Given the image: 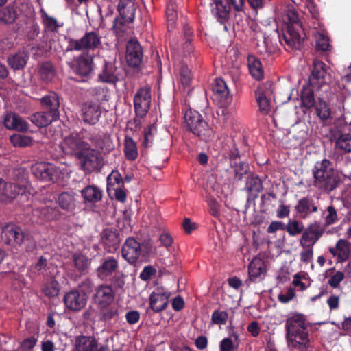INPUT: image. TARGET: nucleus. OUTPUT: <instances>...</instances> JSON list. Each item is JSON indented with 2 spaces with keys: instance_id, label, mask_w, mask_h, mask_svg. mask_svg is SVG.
I'll return each instance as SVG.
<instances>
[{
  "instance_id": "obj_1",
  "label": "nucleus",
  "mask_w": 351,
  "mask_h": 351,
  "mask_svg": "<svg viewBox=\"0 0 351 351\" xmlns=\"http://www.w3.org/2000/svg\"><path fill=\"white\" fill-rule=\"evenodd\" d=\"M276 23L285 30L283 40L291 49H298L304 39V31L299 16L293 8H287L285 14L278 13Z\"/></svg>"
},
{
  "instance_id": "obj_2",
  "label": "nucleus",
  "mask_w": 351,
  "mask_h": 351,
  "mask_svg": "<svg viewBox=\"0 0 351 351\" xmlns=\"http://www.w3.org/2000/svg\"><path fill=\"white\" fill-rule=\"evenodd\" d=\"M313 183L316 187L327 191H331L337 187L338 173L330 160L323 159L317 162L313 169Z\"/></svg>"
},
{
  "instance_id": "obj_3",
  "label": "nucleus",
  "mask_w": 351,
  "mask_h": 351,
  "mask_svg": "<svg viewBox=\"0 0 351 351\" xmlns=\"http://www.w3.org/2000/svg\"><path fill=\"white\" fill-rule=\"evenodd\" d=\"M31 170L36 178L53 182L69 177L71 172L70 167L66 165L60 164L56 166L51 163L45 162H36L32 165Z\"/></svg>"
},
{
  "instance_id": "obj_4",
  "label": "nucleus",
  "mask_w": 351,
  "mask_h": 351,
  "mask_svg": "<svg viewBox=\"0 0 351 351\" xmlns=\"http://www.w3.org/2000/svg\"><path fill=\"white\" fill-rule=\"evenodd\" d=\"M184 124L190 132L204 141H210L214 136L213 130L198 111L191 109L186 110Z\"/></svg>"
},
{
  "instance_id": "obj_5",
  "label": "nucleus",
  "mask_w": 351,
  "mask_h": 351,
  "mask_svg": "<svg viewBox=\"0 0 351 351\" xmlns=\"http://www.w3.org/2000/svg\"><path fill=\"white\" fill-rule=\"evenodd\" d=\"M60 147L64 154L75 155L77 157L82 156L88 149V143L82 139L78 133L72 132L64 138Z\"/></svg>"
},
{
  "instance_id": "obj_6",
  "label": "nucleus",
  "mask_w": 351,
  "mask_h": 351,
  "mask_svg": "<svg viewBox=\"0 0 351 351\" xmlns=\"http://www.w3.org/2000/svg\"><path fill=\"white\" fill-rule=\"evenodd\" d=\"M152 101V90L148 86H144L136 91L134 97V106L136 114L145 117L148 112Z\"/></svg>"
},
{
  "instance_id": "obj_7",
  "label": "nucleus",
  "mask_w": 351,
  "mask_h": 351,
  "mask_svg": "<svg viewBox=\"0 0 351 351\" xmlns=\"http://www.w3.org/2000/svg\"><path fill=\"white\" fill-rule=\"evenodd\" d=\"M101 45V37L95 32H87L80 39H71L69 47L71 50H94Z\"/></svg>"
},
{
  "instance_id": "obj_8",
  "label": "nucleus",
  "mask_w": 351,
  "mask_h": 351,
  "mask_svg": "<svg viewBox=\"0 0 351 351\" xmlns=\"http://www.w3.org/2000/svg\"><path fill=\"white\" fill-rule=\"evenodd\" d=\"M86 294L80 291L72 290L64 296L66 308L69 311L78 312L82 310L87 304Z\"/></svg>"
},
{
  "instance_id": "obj_9",
  "label": "nucleus",
  "mask_w": 351,
  "mask_h": 351,
  "mask_svg": "<svg viewBox=\"0 0 351 351\" xmlns=\"http://www.w3.org/2000/svg\"><path fill=\"white\" fill-rule=\"evenodd\" d=\"M170 293L163 287H156L149 295V307L155 313L165 310L169 303Z\"/></svg>"
},
{
  "instance_id": "obj_10",
  "label": "nucleus",
  "mask_w": 351,
  "mask_h": 351,
  "mask_svg": "<svg viewBox=\"0 0 351 351\" xmlns=\"http://www.w3.org/2000/svg\"><path fill=\"white\" fill-rule=\"evenodd\" d=\"M1 239L5 244L14 247H20L22 243V233L19 226L8 223L2 228Z\"/></svg>"
},
{
  "instance_id": "obj_11",
  "label": "nucleus",
  "mask_w": 351,
  "mask_h": 351,
  "mask_svg": "<svg viewBox=\"0 0 351 351\" xmlns=\"http://www.w3.org/2000/svg\"><path fill=\"white\" fill-rule=\"evenodd\" d=\"M142 254L139 242L134 238H128L122 246V256L130 263H134Z\"/></svg>"
},
{
  "instance_id": "obj_12",
  "label": "nucleus",
  "mask_w": 351,
  "mask_h": 351,
  "mask_svg": "<svg viewBox=\"0 0 351 351\" xmlns=\"http://www.w3.org/2000/svg\"><path fill=\"white\" fill-rule=\"evenodd\" d=\"M287 336H290L291 332L295 336L302 333H308L306 328L305 319L303 315L296 314L289 317L286 322Z\"/></svg>"
},
{
  "instance_id": "obj_13",
  "label": "nucleus",
  "mask_w": 351,
  "mask_h": 351,
  "mask_svg": "<svg viewBox=\"0 0 351 351\" xmlns=\"http://www.w3.org/2000/svg\"><path fill=\"white\" fill-rule=\"evenodd\" d=\"M101 114L100 106L96 103H85L82 108V118L85 123L89 124L96 123L99 121Z\"/></svg>"
},
{
  "instance_id": "obj_14",
  "label": "nucleus",
  "mask_w": 351,
  "mask_h": 351,
  "mask_svg": "<svg viewBox=\"0 0 351 351\" xmlns=\"http://www.w3.org/2000/svg\"><path fill=\"white\" fill-rule=\"evenodd\" d=\"M143 51L137 40H131L128 43L126 49V59L129 65L137 66L141 62Z\"/></svg>"
},
{
  "instance_id": "obj_15",
  "label": "nucleus",
  "mask_w": 351,
  "mask_h": 351,
  "mask_svg": "<svg viewBox=\"0 0 351 351\" xmlns=\"http://www.w3.org/2000/svg\"><path fill=\"white\" fill-rule=\"evenodd\" d=\"M80 159L82 166L86 170H93L96 169L99 164V156L98 151L91 149L88 144V149L84 152L80 156H77Z\"/></svg>"
},
{
  "instance_id": "obj_16",
  "label": "nucleus",
  "mask_w": 351,
  "mask_h": 351,
  "mask_svg": "<svg viewBox=\"0 0 351 351\" xmlns=\"http://www.w3.org/2000/svg\"><path fill=\"white\" fill-rule=\"evenodd\" d=\"M326 64L319 60H315L313 62V69L309 77L311 84L313 86H317L319 87L322 86L326 83Z\"/></svg>"
},
{
  "instance_id": "obj_17",
  "label": "nucleus",
  "mask_w": 351,
  "mask_h": 351,
  "mask_svg": "<svg viewBox=\"0 0 351 351\" xmlns=\"http://www.w3.org/2000/svg\"><path fill=\"white\" fill-rule=\"evenodd\" d=\"M248 274L251 281L262 280L266 274V267L263 261L258 258H254L249 265Z\"/></svg>"
},
{
  "instance_id": "obj_18",
  "label": "nucleus",
  "mask_w": 351,
  "mask_h": 351,
  "mask_svg": "<svg viewBox=\"0 0 351 351\" xmlns=\"http://www.w3.org/2000/svg\"><path fill=\"white\" fill-rule=\"evenodd\" d=\"M117 10L125 22H132L135 17L136 6L133 0H120Z\"/></svg>"
},
{
  "instance_id": "obj_19",
  "label": "nucleus",
  "mask_w": 351,
  "mask_h": 351,
  "mask_svg": "<svg viewBox=\"0 0 351 351\" xmlns=\"http://www.w3.org/2000/svg\"><path fill=\"white\" fill-rule=\"evenodd\" d=\"M75 351H99V345L95 338L81 335L75 339Z\"/></svg>"
},
{
  "instance_id": "obj_20",
  "label": "nucleus",
  "mask_w": 351,
  "mask_h": 351,
  "mask_svg": "<svg viewBox=\"0 0 351 351\" xmlns=\"http://www.w3.org/2000/svg\"><path fill=\"white\" fill-rule=\"evenodd\" d=\"M295 210L300 218L306 219L312 213L317 211V206L315 204L313 199L303 197L298 202L295 206Z\"/></svg>"
},
{
  "instance_id": "obj_21",
  "label": "nucleus",
  "mask_w": 351,
  "mask_h": 351,
  "mask_svg": "<svg viewBox=\"0 0 351 351\" xmlns=\"http://www.w3.org/2000/svg\"><path fill=\"white\" fill-rule=\"evenodd\" d=\"M118 267V262L114 258L104 259L97 269V275L101 280H108Z\"/></svg>"
},
{
  "instance_id": "obj_22",
  "label": "nucleus",
  "mask_w": 351,
  "mask_h": 351,
  "mask_svg": "<svg viewBox=\"0 0 351 351\" xmlns=\"http://www.w3.org/2000/svg\"><path fill=\"white\" fill-rule=\"evenodd\" d=\"M213 91L221 105L228 104L230 100L228 86L222 79H216L213 85Z\"/></svg>"
},
{
  "instance_id": "obj_23",
  "label": "nucleus",
  "mask_w": 351,
  "mask_h": 351,
  "mask_svg": "<svg viewBox=\"0 0 351 351\" xmlns=\"http://www.w3.org/2000/svg\"><path fill=\"white\" fill-rule=\"evenodd\" d=\"M93 57L88 54H83L77 60L75 72L82 76L88 75L93 71Z\"/></svg>"
},
{
  "instance_id": "obj_24",
  "label": "nucleus",
  "mask_w": 351,
  "mask_h": 351,
  "mask_svg": "<svg viewBox=\"0 0 351 351\" xmlns=\"http://www.w3.org/2000/svg\"><path fill=\"white\" fill-rule=\"evenodd\" d=\"M330 252L340 261H346L351 252V243L345 239H339L335 247H330Z\"/></svg>"
},
{
  "instance_id": "obj_25",
  "label": "nucleus",
  "mask_w": 351,
  "mask_h": 351,
  "mask_svg": "<svg viewBox=\"0 0 351 351\" xmlns=\"http://www.w3.org/2000/svg\"><path fill=\"white\" fill-rule=\"evenodd\" d=\"M60 113L39 112L30 117V121L38 127H45L59 119Z\"/></svg>"
},
{
  "instance_id": "obj_26",
  "label": "nucleus",
  "mask_w": 351,
  "mask_h": 351,
  "mask_svg": "<svg viewBox=\"0 0 351 351\" xmlns=\"http://www.w3.org/2000/svg\"><path fill=\"white\" fill-rule=\"evenodd\" d=\"M95 301L101 307L109 305L114 299L112 289L108 286H100L98 287L95 295Z\"/></svg>"
},
{
  "instance_id": "obj_27",
  "label": "nucleus",
  "mask_w": 351,
  "mask_h": 351,
  "mask_svg": "<svg viewBox=\"0 0 351 351\" xmlns=\"http://www.w3.org/2000/svg\"><path fill=\"white\" fill-rule=\"evenodd\" d=\"M212 13L221 20L226 19L230 10V5L228 0H213L210 4Z\"/></svg>"
},
{
  "instance_id": "obj_28",
  "label": "nucleus",
  "mask_w": 351,
  "mask_h": 351,
  "mask_svg": "<svg viewBox=\"0 0 351 351\" xmlns=\"http://www.w3.org/2000/svg\"><path fill=\"white\" fill-rule=\"evenodd\" d=\"M293 332H291L290 336H287L289 347L301 350L306 349L309 342L308 333H302L299 336H295Z\"/></svg>"
},
{
  "instance_id": "obj_29",
  "label": "nucleus",
  "mask_w": 351,
  "mask_h": 351,
  "mask_svg": "<svg viewBox=\"0 0 351 351\" xmlns=\"http://www.w3.org/2000/svg\"><path fill=\"white\" fill-rule=\"evenodd\" d=\"M247 66L252 76L258 80L263 77V69L260 60L252 54L247 56Z\"/></svg>"
},
{
  "instance_id": "obj_30",
  "label": "nucleus",
  "mask_w": 351,
  "mask_h": 351,
  "mask_svg": "<svg viewBox=\"0 0 351 351\" xmlns=\"http://www.w3.org/2000/svg\"><path fill=\"white\" fill-rule=\"evenodd\" d=\"M75 193L73 191L63 192L60 194L58 203L61 208L72 212L75 208Z\"/></svg>"
},
{
  "instance_id": "obj_31",
  "label": "nucleus",
  "mask_w": 351,
  "mask_h": 351,
  "mask_svg": "<svg viewBox=\"0 0 351 351\" xmlns=\"http://www.w3.org/2000/svg\"><path fill=\"white\" fill-rule=\"evenodd\" d=\"M314 38L317 50L324 51L330 50L329 38L323 27L319 26V29L314 33Z\"/></svg>"
},
{
  "instance_id": "obj_32",
  "label": "nucleus",
  "mask_w": 351,
  "mask_h": 351,
  "mask_svg": "<svg viewBox=\"0 0 351 351\" xmlns=\"http://www.w3.org/2000/svg\"><path fill=\"white\" fill-rule=\"evenodd\" d=\"M100 81L114 83L117 80V69L112 62L105 64L102 71L99 74Z\"/></svg>"
},
{
  "instance_id": "obj_33",
  "label": "nucleus",
  "mask_w": 351,
  "mask_h": 351,
  "mask_svg": "<svg viewBox=\"0 0 351 351\" xmlns=\"http://www.w3.org/2000/svg\"><path fill=\"white\" fill-rule=\"evenodd\" d=\"M93 145L104 152H109L113 148L112 142L108 135L99 134L91 138Z\"/></svg>"
},
{
  "instance_id": "obj_34",
  "label": "nucleus",
  "mask_w": 351,
  "mask_h": 351,
  "mask_svg": "<svg viewBox=\"0 0 351 351\" xmlns=\"http://www.w3.org/2000/svg\"><path fill=\"white\" fill-rule=\"evenodd\" d=\"M40 102L42 105L46 109L49 110V112L51 114L53 112H59L58 108L60 106V102L56 93L53 92L49 93L48 95L40 99Z\"/></svg>"
},
{
  "instance_id": "obj_35",
  "label": "nucleus",
  "mask_w": 351,
  "mask_h": 351,
  "mask_svg": "<svg viewBox=\"0 0 351 351\" xmlns=\"http://www.w3.org/2000/svg\"><path fill=\"white\" fill-rule=\"evenodd\" d=\"M84 199L89 202H99L102 198V191L98 187L93 185L88 186L81 191Z\"/></svg>"
},
{
  "instance_id": "obj_36",
  "label": "nucleus",
  "mask_w": 351,
  "mask_h": 351,
  "mask_svg": "<svg viewBox=\"0 0 351 351\" xmlns=\"http://www.w3.org/2000/svg\"><path fill=\"white\" fill-rule=\"evenodd\" d=\"M60 285L58 282L54 279V278H51L46 280L42 287V292L43 294L51 298L57 296L60 292Z\"/></svg>"
},
{
  "instance_id": "obj_37",
  "label": "nucleus",
  "mask_w": 351,
  "mask_h": 351,
  "mask_svg": "<svg viewBox=\"0 0 351 351\" xmlns=\"http://www.w3.org/2000/svg\"><path fill=\"white\" fill-rule=\"evenodd\" d=\"M3 124L9 130L22 131V119L16 113H7L3 119Z\"/></svg>"
},
{
  "instance_id": "obj_38",
  "label": "nucleus",
  "mask_w": 351,
  "mask_h": 351,
  "mask_svg": "<svg viewBox=\"0 0 351 351\" xmlns=\"http://www.w3.org/2000/svg\"><path fill=\"white\" fill-rule=\"evenodd\" d=\"M176 8V3L173 1H169L166 10L167 28L169 32L173 30L176 27L178 16Z\"/></svg>"
},
{
  "instance_id": "obj_39",
  "label": "nucleus",
  "mask_w": 351,
  "mask_h": 351,
  "mask_svg": "<svg viewBox=\"0 0 351 351\" xmlns=\"http://www.w3.org/2000/svg\"><path fill=\"white\" fill-rule=\"evenodd\" d=\"M335 149L346 153L351 152V134H340L335 141Z\"/></svg>"
},
{
  "instance_id": "obj_40",
  "label": "nucleus",
  "mask_w": 351,
  "mask_h": 351,
  "mask_svg": "<svg viewBox=\"0 0 351 351\" xmlns=\"http://www.w3.org/2000/svg\"><path fill=\"white\" fill-rule=\"evenodd\" d=\"M124 154L126 158L129 160H134L138 156L136 144L132 138H125L124 143Z\"/></svg>"
},
{
  "instance_id": "obj_41",
  "label": "nucleus",
  "mask_w": 351,
  "mask_h": 351,
  "mask_svg": "<svg viewBox=\"0 0 351 351\" xmlns=\"http://www.w3.org/2000/svg\"><path fill=\"white\" fill-rule=\"evenodd\" d=\"M17 15V11L14 6H8L0 10V24L12 23Z\"/></svg>"
},
{
  "instance_id": "obj_42",
  "label": "nucleus",
  "mask_w": 351,
  "mask_h": 351,
  "mask_svg": "<svg viewBox=\"0 0 351 351\" xmlns=\"http://www.w3.org/2000/svg\"><path fill=\"white\" fill-rule=\"evenodd\" d=\"M322 219L325 226H330L338 221V214L337 210L332 205L328 206L324 210H323Z\"/></svg>"
},
{
  "instance_id": "obj_43",
  "label": "nucleus",
  "mask_w": 351,
  "mask_h": 351,
  "mask_svg": "<svg viewBox=\"0 0 351 351\" xmlns=\"http://www.w3.org/2000/svg\"><path fill=\"white\" fill-rule=\"evenodd\" d=\"M73 259L77 271L84 274L88 271L90 261L86 256L82 254H75L73 256Z\"/></svg>"
},
{
  "instance_id": "obj_44",
  "label": "nucleus",
  "mask_w": 351,
  "mask_h": 351,
  "mask_svg": "<svg viewBox=\"0 0 351 351\" xmlns=\"http://www.w3.org/2000/svg\"><path fill=\"white\" fill-rule=\"evenodd\" d=\"M1 193L5 197L3 200H12L19 194V187L12 183H5Z\"/></svg>"
},
{
  "instance_id": "obj_45",
  "label": "nucleus",
  "mask_w": 351,
  "mask_h": 351,
  "mask_svg": "<svg viewBox=\"0 0 351 351\" xmlns=\"http://www.w3.org/2000/svg\"><path fill=\"white\" fill-rule=\"evenodd\" d=\"M317 239L314 236L311 229L307 228L303 232L300 243L303 247H312L317 242Z\"/></svg>"
},
{
  "instance_id": "obj_46",
  "label": "nucleus",
  "mask_w": 351,
  "mask_h": 351,
  "mask_svg": "<svg viewBox=\"0 0 351 351\" xmlns=\"http://www.w3.org/2000/svg\"><path fill=\"white\" fill-rule=\"evenodd\" d=\"M108 191H109L113 188L120 187L123 183L121 174L117 171H112L107 178Z\"/></svg>"
},
{
  "instance_id": "obj_47",
  "label": "nucleus",
  "mask_w": 351,
  "mask_h": 351,
  "mask_svg": "<svg viewBox=\"0 0 351 351\" xmlns=\"http://www.w3.org/2000/svg\"><path fill=\"white\" fill-rule=\"evenodd\" d=\"M286 230L291 236H295L300 234L304 230V225L297 220L289 221L287 225Z\"/></svg>"
},
{
  "instance_id": "obj_48",
  "label": "nucleus",
  "mask_w": 351,
  "mask_h": 351,
  "mask_svg": "<svg viewBox=\"0 0 351 351\" xmlns=\"http://www.w3.org/2000/svg\"><path fill=\"white\" fill-rule=\"evenodd\" d=\"M156 132V127L154 124L149 125L144 130V141L143 145L144 147H149L152 145L154 136Z\"/></svg>"
},
{
  "instance_id": "obj_49",
  "label": "nucleus",
  "mask_w": 351,
  "mask_h": 351,
  "mask_svg": "<svg viewBox=\"0 0 351 351\" xmlns=\"http://www.w3.org/2000/svg\"><path fill=\"white\" fill-rule=\"evenodd\" d=\"M180 81L184 86V88H186L191 81V71L186 66H182L180 71Z\"/></svg>"
},
{
  "instance_id": "obj_50",
  "label": "nucleus",
  "mask_w": 351,
  "mask_h": 351,
  "mask_svg": "<svg viewBox=\"0 0 351 351\" xmlns=\"http://www.w3.org/2000/svg\"><path fill=\"white\" fill-rule=\"evenodd\" d=\"M228 318V315L226 311H215L211 316L212 322L218 325L225 324Z\"/></svg>"
},
{
  "instance_id": "obj_51",
  "label": "nucleus",
  "mask_w": 351,
  "mask_h": 351,
  "mask_svg": "<svg viewBox=\"0 0 351 351\" xmlns=\"http://www.w3.org/2000/svg\"><path fill=\"white\" fill-rule=\"evenodd\" d=\"M8 62L11 68L19 70L22 68V53L19 51L8 58Z\"/></svg>"
},
{
  "instance_id": "obj_52",
  "label": "nucleus",
  "mask_w": 351,
  "mask_h": 351,
  "mask_svg": "<svg viewBox=\"0 0 351 351\" xmlns=\"http://www.w3.org/2000/svg\"><path fill=\"white\" fill-rule=\"evenodd\" d=\"M316 111L317 116L323 120L327 119L330 114L328 106L324 101L319 102V105L316 107Z\"/></svg>"
},
{
  "instance_id": "obj_53",
  "label": "nucleus",
  "mask_w": 351,
  "mask_h": 351,
  "mask_svg": "<svg viewBox=\"0 0 351 351\" xmlns=\"http://www.w3.org/2000/svg\"><path fill=\"white\" fill-rule=\"evenodd\" d=\"M295 296L294 291L292 288H289L283 291H281L278 298L282 303L286 304L291 301Z\"/></svg>"
},
{
  "instance_id": "obj_54",
  "label": "nucleus",
  "mask_w": 351,
  "mask_h": 351,
  "mask_svg": "<svg viewBox=\"0 0 351 351\" xmlns=\"http://www.w3.org/2000/svg\"><path fill=\"white\" fill-rule=\"evenodd\" d=\"M257 102L259 106L260 110L267 113L270 109V104L268 99L262 93L257 95Z\"/></svg>"
},
{
  "instance_id": "obj_55",
  "label": "nucleus",
  "mask_w": 351,
  "mask_h": 351,
  "mask_svg": "<svg viewBox=\"0 0 351 351\" xmlns=\"http://www.w3.org/2000/svg\"><path fill=\"white\" fill-rule=\"evenodd\" d=\"M343 273L341 271H337L330 276L328 281V283L330 287L333 288H337L339 287V284L343 280Z\"/></svg>"
},
{
  "instance_id": "obj_56",
  "label": "nucleus",
  "mask_w": 351,
  "mask_h": 351,
  "mask_svg": "<svg viewBox=\"0 0 351 351\" xmlns=\"http://www.w3.org/2000/svg\"><path fill=\"white\" fill-rule=\"evenodd\" d=\"M43 21L46 27L51 31H55L61 26L58 23L56 19L47 15L43 16Z\"/></svg>"
},
{
  "instance_id": "obj_57",
  "label": "nucleus",
  "mask_w": 351,
  "mask_h": 351,
  "mask_svg": "<svg viewBox=\"0 0 351 351\" xmlns=\"http://www.w3.org/2000/svg\"><path fill=\"white\" fill-rule=\"evenodd\" d=\"M304 248V250L300 254V259L303 263L308 264L311 263L313 258V247H306Z\"/></svg>"
},
{
  "instance_id": "obj_58",
  "label": "nucleus",
  "mask_w": 351,
  "mask_h": 351,
  "mask_svg": "<svg viewBox=\"0 0 351 351\" xmlns=\"http://www.w3.org/2000/svg\"><path fill=\"white\" fill-rule=\"evenodd\" d=\"M156 273V269L153 268L152 266H146L143 269L142 272L140 274V278L146 281L151 278Z\"/></svg>"
},
{
  "instance_id": "obj_59",
  "label": "nucleus",
  "mask_w": 351,
  "mask_h": 351,
  "mask_svg": "<svg viewBox=\"0 0 351 351\" xmlns=\"http://www.w3.org/2000/svg\"><path fill=\"white\" fill-rule=\"evenodd\" d=\"M208 204L210 207V214L216 217H218L220 214L219 206L217 201L214 199H210L208 200Z\"/></svg>"
},
{
  "instance_id": "obj_60",
  "label": "nucleus",
  "mask_w": 351,
  "mask_h": 351,
  "mask_svg": "<svg viewBox=\"0 0 351 351\" xmlns=\"http://www.w3.org/2000/svg\"><path fill=\"white\" fill-rule=\"evenodd\" d=\"M326 303L331 311L336 310L339 306V297L338 295H331L328 298Z\"/></svg>"
},
{
  "instance_id": "obj_61",
  "label": "nucleus",
  "mask_w": 351,
  "mask_h": 351,
  "mask_svg": "<svg viewBox=\"0 0 351 351\" xmlns=\"http://www.w3.org/2000/svg\"><path fill=\"white\" fill-rule=\"evenodd\" d=\"M125 318L130 324H134L138 322L140 314L137 311H131L126 313Z\"/></svg>"
},
{
  "instance_id": "obj_62",
  "label": "nucleus",
  "mask_w": 351,
  "mask_h": 351,
  "mask_svg": "<svg viewBox=\"0 0 351 351\" xmlns=\"http://www.w3.org/2000/svg\"><path fill=\"white\" fill-rule=\"evenodd\" d=\"M306 7L308 8L309 12L311 13V16L313 18H315V19L318 18V16H319L318 9H317L313 0H306Z\"/></svg>"
},
{
  "instance_id": "obj_63",
  "label": "nucleus",
  "mask_w": 351,
  "mask_h": 351,
  "mask_svg": "<svg viewBox=\"0 0 351 351\" xmlns=\"http://www.w3.org/2000/svg\"><path fill=\"white\" fill-rule=\"evenodd\" d=\"M233 342L230 338H224L220 343V351H233Z\"/></svg>"
},
{
  "instance_id": "obj_64",
  "label": "nucleus",
  "mask_w": 351,
  "mask_h": 351,
  "mask_svg": "<svg viewBox=\"0 0 351 351\" xmlns=\"http://www.w3.org/2000/svg\"><path fill=\"white\" fill-rule=\"evenodd\" d=\"M308 229H311L314 236L318 240L324 234V229L317 223L310 225Z\"/></svg>"
}]
</instances>
